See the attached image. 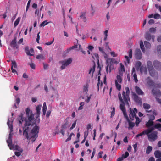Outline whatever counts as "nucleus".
Segmentation results:
<instances>
[{"label":"nucleus","instance_id":"f257e3e1","mask_svg":"<svg viewBox=\"0 0 161 161\" xmlns=\"http://www.w3.org/2000/svg\"><path fill=\"white\" fill-rule=\"evenodd\" d=\"M42 106L41 105H40L36 108V119H35L34 114L29 108L26 109L27 119H24L22 114H21L18 118L19 124H22V122L25 121L23 129V135L27 139L31 140L32 142H34L38 137L39 129V127L36 125L33 127L32 125L36 122V120H37L38 121L39 120Z\"/></svg>","mask_w":161,"mask_h":161},{"label":"nucleus","instance_id":"f03ea898","mask_svg":"<svg viewBox=\"0 0 161 161\" xmlns=\"http://www.w3.org/2000/svg\"><path fill=\"white\" fill-rule=\"evenodd\" d=\"M13 121V119L12 118H9L8 119V121L7 122V124L8 125L10 132L9 134L7 140V142L8 144V146L9 147L10 150L13 149V147L12 146L13 145L12 144V136L13 135V133H12L13 131V127L12 125V123Z\"/></svg>","mask_w":161,"mask_h":161},{"label":"nucleus","instance_id":"7ed1b4c3","mask_svg":"<svg viewBox=\"0 0 161 161\" xmlns=\"http://www.w3.org/2000/svg\"><path fill=\"white\" fill-rule=\"evenodd\" d=\"M125 91H123L122 93V97L121 94L119 93L118 94V97L119 100L121 102H124V101L125 103L128 104V101H129V95L130 94V90L128 87H126L125 89Z\"/></svg>","mask_w":161,"mask_h":161},{"label":"nucleus","instance_id":"20e7f679","mask_svg":"<svg viewBox=\"0 0 161 161\" xmlns=\"http://www.w3.org/2000/svg\"><path fill=\"white\" fill-rule=\"evenodd\" d=\"M147 69L150 75L153 77H158V73L155 71L152 62L150 61H148L147 62Z\"/></svg>","mask_w":161,"mask_h":161},{"label":"nucleus","instance_id":"39448f33","mask_svg":"<svg viewBox=\"0 0 161 161\" xmlns=\"http://www.w3.org/2000/svg\"><path fill=\"white\" fill-rule=\"evenodd\" d=\"M137 113V109L136 108H134L133 110H132L131 108H130V114H129L130 118L132 120H133L134 119L136 120V125L138 126L140 121L139 118L136 116V114Z\"/></svg>","mask_w":161,"mask_h":161},{"label":"nucleus","instance_id":"423d86ee","mask_svg":"<svg viewBox=\"0 0 161 161\" xmlns=\"http://www.w3.org/2000/svg\"><path fill=\"white\" fill-rule=\"evenodd\" d=\"M73 59L71 58L59 61V63L61 64L60 68L64 69L66 68L72 62Z\"/></svg>","mask_w":161,"mask_h":161},{"label":"nucleus","instance_id":"0eeeda50","mask_svg":"<svg viewBox=\"0 0 161 161\" xmlns=\"http://www.w3.org/2000/svg\"><path fill=\"white\" fill-rule=\"evenodd\" d=\"M148 130H151V131L148 133V134H147L148 136L149 140L151 142L154 141L157 139V132L156 131H154L153 132L151 133V131L153 130L154 129H148Z\"/></svg>","mask_w":161,"mask_h":161},{"label":"nucleus","instance_id":"6e6552de","mask_svg":"<svg viewBox=\"0 0 161 161\" xmlns=\"http://www.w3.org/2000/svg\"><path fill=\"white\" fill-rule=\"evenodd\" d=\"M152 114V115L147 114L148 116L149 120L147 123L146 124V125L147 127H150L153 125V122L152 121L155 119V117L154 115H156L157 114L155 112L153 111Z\"/></svg>","mask_w":161,"mask_h":161},{"label":"nucleus","instance_id":"1a4fd4ad","mask_svg":"<svg viewBox=\"0 0 161 161\" xmlns=\"http://www.w3.org/2000/svg\"><path fill=\"white\" fill-rule=\"evenodd\" d=\"M152 92L153 94L155 96L156 98L157 101L161 105V99L158 98V97H160L161 95V92L159 90H158L156 91L154 89L152 90Z\"/></svg>","mask_w":161,"mask_h":161},{"label":"nucleus","instance_id":"9d476101","mask_svg":"<svg viewBox=\"0 0 161 161\" xmlns=\"http://www.w3.org/2000/svg\"><path fill=\"white\" fill-rule=\"evenodd\" d=\"M147 86L149 87H158L161 88V84H155L149 78H148L147 81Z\"/></svg>","mask_w":161,"mask_h":161},{"label":"nucleus","instance_id":"9b49d317","mask_svg":"<svg viewBox=\"0 0 161 161\" xmlns=\"http://www.w3.org/2000/svg\"><path fill=\"white\" fill-rule=\"evenodd\" d=\"M104 57L105 58L106 60V62L107 63V65L106 67V71L107 73L108 72H109V73H110L111 71V68L110 67H109V64H108V62L109 61H110L111 60V59L110 58H108V55L105 54L104 55Z\"/></svg>","mask_w":161,"mask_h":161},{"label":"nucleus","instance_id":"f8f14e48","mask_svg":"<svg viewBox=\"0 0 161 161\" xmlns=\"http://www.w3.org/2000/svg\"><path fill=\"white\" fill-rule=\"evenodd\" d=\"M121 103L120 105V109L122 111L124 117L126 119H128V117L126 113L124 104H128H128L127 103H125L124 101L123 103Z\"/></svg>","mask_w":161,"mask_h":161},{"label":"nucleus","instance_id":"ddd939ff","mask_svg":"<svg viewBox=\"0 0 161 161\" xmlns=\"http://www.w3.org/2000/svg\"><path fill=\"white\" fill-rule=\"evenodd\" d=\"M153 64L154 68L157 70H161V62L156 60L153 61Z\"/></svg>","mask_w":161,"mask_h":161},{"label":"nucleus","instance_id":"4468645a","mask_svg":"<svg viewBox=\"0 0 161 161\" xmlns=\"http://www.w3.org/2000/svg\"><path fill=\"white\" fill-rule=\"evenodd\" d=\"M135 55L136 58L138 59H140L142 58L141 51L139 49L136 50Z\"/></svg>","mask_w":161,"mask_h":161},{"label":"nucleus","instance_id":"2eb2a0df","mask_svg":"<svg viewBox=\"0 0 161 161\" xmlns=\"http://www.w3.org/2000/svg\"><path fill=\"white\" fill-rule=\"evenodd\" d=\"M119 67L118 68V74H120L121 75H123V73L125 72V67L124 65L121 63L119 64Z\"/></svg>","mask_w":161,"mask_h":161},{"label":"nucleus","instance_id":"dca6fc26","mask_svg":"<svg viewBox=\"0 0 161 161\" xmlns=\"http://www.w3.org/2000/svg\"><path fill=\"white\" fill-rule=\"evenodd\" d=\"M25 50L27 55L31 56L33 55L34 53V50L33 49L31 48L29 50L28 47H26L25 48Z\"/></svg>","mask_w":161,"mask_h":161},{"label":"nucleus","instance_id":"f3484780","mask_svg":"<svg viewBox=\"0 0 161 161\" xmlns=\"http://www.w3.org/2000/svg\"><path fill=\"white\" fill-rule=\"evenodd\" d=\"M133 97L134 101L139 104H142V100L136 94H133Z\"/></svg>","mask_w":161,"mask_h":161},{"label":"nucleus","instance_id":"a211bd4d","mask_svg":"<svg viewBox=\"0 0 161 161\" xmlns=\"http://www.w3.org/2000/svg\"><path fill=\"white\" fill-rule=\"evenodd\" d=\"M92 58L94 60H97V62L98 68H99L100 69L101 67L100 66L99 64V57L98 54L96 53H93L92 54Z\"/></svg>","mask_w":161,"mask_h":161},{"label":"nucleus","instance_id":"6ab92c4d","mask_svg":"<svg viewBox=\"0 0 161 161\" xmlns=\"http://www.w3.org/2000/svg\"><path fill=\"white\" fill-rule=\"evenodd\" d=\"M145 38L147 40H150L152 39L153 42L154 41L155 36L154 35L151 36L150 34L148 33H147L145 35Z\"/></svg>","mask_w":161,"mask_h":161},{"label":"nucleus","instance_id":"aec40b11","mask_svg":"<svg viewBox=\"0 0 161 161\" xmlns=\"http://www.w3.org/2000/svg\"><path fill=\"white\" fill-rule=\"evenodd\" d=\"M123 75H121L120 74H118L116 77V79L115 80V82H119L120 84L122 82V77Z\"/></svg>","mask_w":161,"mask_h":161},{"label":"nucleus","instance_id":"412c9836","mask_svg":"<svg viewBox=\"0 0 161 161\" xmlns=\"http://www.w3.org/2000/svg\"><path fill=\"white\" fill-rule=\"evenodd\" d=\"M132 76L134 77V79L136 83H137L138 80L137 78V75L135 73V70L134 68H133L132 69Z\"/></svg>","mask_w":161,"mask_h":161},{"label":"nucleus","instance_id":"4be33fe9","mask_svg":"<svg viewBox=\"0 0 161 161\" xmlns=\"http://www.w3.org/2000/svg\"><path fill=\"white\" fill-rule=\"evenodd\" d=\"M140 71L142 74H146L147 72L146 67L143 66H142L140 69Z\"/></svg>","mask_w":161,"mask_h":161},{"label":"nucleus","instance_id":"5701e85b","mask_svg":"<svg viewBox=\"0 0 161 161\" xmlns=\"http://www.w3.org/2000/svg\"><path fill=\"white\" fill-rule=\"evenodd\" d=\"M84 99H85V101L87 103H88L90 101L91 98L92 94L89 95L87 93V95L84 94Z\"/></svg>","mask_w":161,"mask_h":161},{"label":"nucleus","instance_id":"b1692460","mask_svg":"<svg viewBox=\"0 0 161 161\" xmlns=\"http://www.w3.org/2000/svg\"><path fill=\"white\" fill-rule=\"evenodd\" d=\"M79 19L80 20H82L84 22H86L87 21V19L86 17L85 13H81Z\"/></svg>","mask_w":161,"mask_h":161},{"label":"nucleus","instance_id":"393cba45","mask_svg":"<svg viewBox=\"0 0 161 161\" xmlns=\"http://www.w3.org/2000/svg\"><path fill=\"white\" fill-rule=\"evenodd\" d=\"M89 85L88 84L84 85L83 87V93L84 94L87 95Z\"/></svg>","mask_w":161,"mask_h":161},{"label":"nucleus","instance_id":"a878e982","mask_svg":"<svg viewBox=\"0 0 161 161\" xmlns=\"http://www.w3.org/2000/svg\"><path fill=\"white\" fill-rule=\"evenodd\" d=\"M135 90L136 92L139 95H143L144 93L141 89L138 86H136L135 87Z\"/></svg>","mask_w":161,"mask_h":161},{"label":"nucleus","instance_id":"bb28decb","mask_svg":"<svg viewBox=\"0 0 161 161\" xmlns=\"http://www.w3.org/2000/svg\"><path fill=\"white\" fill-rule=\"evenodd\" d=\"M151 131V130H145L143 131L141 133L137 134L136 136V137L137 138L140 136H141L143 135L148 134V133H149Z\"/></svg>","mask_w":161,"mask_h":161},{"label":"nucleus","instance_id":"cd10ccee","mask_svg":"<svg viewBox=\"0 0 161 161\" xmlns=\"http://www.w3.org/2000/svg\"><path fill=\"white\" fill-rule=\"evenodd\" d=\"M157 121L161 123V118L158 119ZM154 127L157 129L161 131V123L156 124L154 126Z\"/></svg>","mask_w":161,"mask_h":161},{"label":"nucleus","instance_id":"c85d7f7f","mask_svg":"<svg viewBox=\"0 0 161 161\" xmlns=\"http://www.w3.org/2000/svg\"><path fill=\"white\" fill-rule=\"evenodd\" d=\"M68 128L66 125H65L64 124H63L61 127V129L60 130V132L62 133V134L64 135L65 134V130Z\"/></svg>","mask_w":161,"mask_h":161},{"label":"nucleus","instance_id":"c756f323","mask_svg":"<svg viewBox=\"0 0 161 161\" xmlns=\"http://www.w3.org/2000/svg\"><path fill=\"white\" fill-rule=\"evenodd\" d=\"M94 65L92 68H91L89 70V74H90L91 75V77H92L93 76V73L95 70V63L94 62Z\"/></svg>","mask_w":161,"mask_h":161},{"label":"nucleus","instance_id":"7c9ffc66","mask_svg":"<svg viewBox=\"0 0 161 161\" xmlns=\"http://www.w3.org/2000/svg\"><path fill=\"white\" fill-rule=\"evenodd\" d=\"M13 147V149L16 150L18 151V152H22L23 150L19 146L16 145L14 146V145L12 146Z\"/></svg>","mask_w":161,"mask_h":161},{"label":"nucleus","instance_id":"2f4dec72","mask_svg":"<svg viewBox=\"0 0 161 161\" xmlns=\"http://www.w3.org/2000/svg\"><path fill=\"white\" fill-rule=\"evenodd\" d=\"M156 53L159 56L161 54V45H159L157 46L156 49Z\"/></svg>","mask_w":161,"mask_h":161},{"label":"nucleus","instance_id":"473e14b6","mask_svg":"<svg viewBox=\"0 0 161 161\" xmlns=\"http://www.w3.org/2000/svg\"><path fill=\"white\" fill-rule=\"evenodd\" d=\"M128 121L129 125V129H132L135 125V124L134 122L130 121L129 118H128V119H126Z\"/></svg>","mask_w":161,"mask_h":161},{"label":"nucleus","instance_id":"72a5a7b5","mask_svg":"<svg viewBox=\"0 0 161 161\" xmlns=\"http://www.w3.org/2000/svg\"><path fill=\"white\" fill-rule=\"evenodd\" d=\"M15 103L14 106L13 107V108H17V107L16 105V103H17L18 105L19 104L20 102V98L17 96L15 97Z\"/></svg>","mask_w":161,"mask_h":161},{"label":"nucleus","instance_id":"f704fd0d","mask_svg":"<svg viewBox=\"0 0 161 161\" xmlns=\"http://www.w3.org/2000/svg\"><path fill=\"white\" fill-rule=\"evenodd\" d=\"M154 155L156 158L161 157V152L158 150L155 151L154 152Z\"/></svg>","mask_w":161,"mask_h":161},{"label":"nucleus","instance_id":"c9c22d12","mask_svg":"<svg viewBox=\"0 0 161 161\" xmlns=\"http://www.w3.org/2000/svg\"><path fill=\"white\" fill-rule=\"evenodd\" d=\"M36 58L39 60H45V58L43 55L39 54L36 56Z\"/></svg>","mask_w":161,"mask_h":161},{"label":"nucleus","instance_id":"e433bc0d","mask_svg":"<svg viewBox=\"0 0 161 161\" xmlns=\"http://www.w3.org/2000/svg\"><path fill=\"white\" fill-rule=\"evenodd\" d=\"M143 107H144V108L146 110V111L147 112H151L150 111H147V110H148L150 108V105L148 104H147V103H144L143 104Z\"/></svg>","mask_w":161,"mask_h":161},{"label":"nucleus","instance_id":"4c0bfd02","mask_svg":"<svg viewBox=\"0 0 161 161\" xmlns=\"http://www.w3.org/2000/svg\"><path fill=\"white\" fill-rule=\"evenodd\" d=\"M144 45L145 47L147 49H149L151 47V45L150 43L147 41L144 42Z\"/></svg>","mask_w":161,"mask_h":161},{"label":"nucleus","instance_id":"58836bf2","mask_svg":"<svg viewBox=\"0 0 161 161\" xmlns=\"http://www.w3.org/2000/svg\"><path fill=\"white\" fill-rule=\"evenodd\" d=\"M11 46L13 47H15L16 46V40L15 39L13 40L11 43Z\"/></svg>","mask_w":161,"mask_h":161},{"label":"nucleus","instance_id":"ea45409f","mask_svg":"<svg viewBox=\"0 0 161 161\" xmlns=\"http://www.w3.org/2000/svg\"><path fill=\"white\" fill-rule=\"evenodd\" d=\"M77 45H75L72 46L71 47L67 49L66 50V53H68L71 50L73 49L74 48H77Z\"/></svg>","mask_w":161,"mask_h":161},{"label":"nucleus","instance_id":"a19ab883","mask_svg":"<svg viewBox=\"0 0 161 161\" xmlns=\"http://www.w3.org/2000/svg\"><path fill=\"white\" fill-rule=\"evenodd\" d=\"M152 149V147L148 146L146 149V153L147 154H148L150 153V152L151 151Z\"/></svg>","mask_w":161,"mask_h":161},{"label":"nucleus","instance_id":"79ce46f5","mask_svg":"<svg viewBox=\"0 0 161 161\" xmlns=\"http://www.w3.org/2000/svg\"><path fill=\"white\" fill-rule=\"evenodd\" d=\"M76 121L77 120H75L72 124L71 126L69 128V130L70 131L75 127L76 124Z\"/></svg>","mask_w":161,"mask_h":161},{"label":"nucleus","instance_id":"37998d69","mask_svg":"<svg viewBox=\"0 0 161 161\" xmlns=\"http://www.w3.org/2000/svg\"><path fill=\"white\" fill-rule=\"evenodd\" d=\"M47 20H45L43 21L40 25V26H45V25L48 24H49L50 23H51V22H47Z\"/></svg>","mask_w":161,"mask_h":161},{"label":"nucleus","instance_id":"c03bdc74","mask_svg":"<svg viewBox=\"0 0 161 161\" xmlns=\"http://www.w3.org/2000/svg\"><path fill=\"white\" fill-rule=\"evenodd\" d=\"M69 119V118H66L65 120H64V122L65 123L64 124L65 125H66L67 127H69L70 126V124L69 123L68 121V119Z\"/></svg>","mask_w":161,"mask_h":161},{"label":"nucleus","instance_id":"a18cd8bd","mask_svg":"<svg viewBox=\"0 0 161 161\" xmlns=\"http://www.w3.org/2000/svg\"><path fill=\"white\" fill-rule=\"evenodd\" d=\"M20 17H19L16 19V20L14 22V27H16L17 25L20 21Z\"/></svg>","mask_w":161,"mask_h":161},{"label":"nucleus","instance_id":"49530a36","mask_svg":"<svg viewBox=\"0 0 161 161\" xmlns=\"http://www.w3.org/2000/svg\"><path fill=\"white\" fill-rule=\"evenodd\" d=\"M140 46L142 51H143V52H144L145 50V49L144 48L143 43L142 41H141L140 42Z\"/></svg>","mask_w":161,"mask_h":161},{"label":"nucleus","instance_id":"de8ad7c7","mask_svg":"<svg viewBox=\"0 0 161 161\" xmlns=\"http://www.w3.org/2000/svg\"><path fill=\"white\" fill-rule=\"evenodd\" d=\"M99 80H100V77H98V82L97 83V86H98V90L99 89V88H101L102 85H103V83L102 82H101V83L99 82Z\"/></svg>","mask_w":161,"mask_h":161},{"label":"nucleus","instance_id":"09e8293b","mask_svg":"<svg viewBox=\"0 0 161 161\" xmlns=\"http://www.w3.org/2000/svg\"><path fill=\"white\" fill-rule=\"evenodd\" d=\"M28 64L30 65L31 69H35V65L32 62L28 63Z\"/></svg>","mask_w":161,"mask_h":161},{"label":"nucleus","instance_id":"8fccbe9b","mask_svg":"<svg viewBox=\"0 0 161 161\" xmlns=\"http://www.w3.org/2000/svg\"><path fill=\"white\" fill-rule=\"evenodd\" d=\"M119 82H115V86L116 88L119 90H120L121 89V86L119 84Z\"/></svg>","mask_w":161,"mask_h":161},{"label":"nucleus","instance_id":"3c124183","mask_svg":"<svg viewBox=\"0 0 161 161\" xmlns=\"http://www.w3.org/2000/svg\"><path fill=\"white\" fill-rule=\"evenodd\" d=\"M156 28H151L149 29V31L152 33H154L156 31Z\"/></svg>","mask_w":161,"mask_h":161},{"label":"nucleus","instance_id":"603ef678","mask_svg":"<svg viewBox=\"0 0 161 161\" xmlns=\"http://www.w3.org/2000/svg\"><path fill=\"white\" fill-rule=\"evenodd\" d=\"M129 153L127 152H126L125 154L122 155V157L123 158H126L128 156Z\"/></svg>","mask_w":161,"mask_h":161},{"label":"nucleus","instance_id":"864d4df0","mask_svg":"<svg viewBox=\"0 0 161 161\" xmlns=\"http://www.w3.org/2000/svg\"><path fill=\"white\" fill-rule=\"evenodd\" d=\"M12 66L11 67H13V68H17V64L16 62L14 61H12Z\"/></svg>","mask_w":161,"mask_h":161},{"label":"nucleus","instance_id":"5fc2aeb1","mask_svg":"<svg viewBox=\"0 0 161 161\" xmlns=\"http://www.w3.org/2000/svg\"><path fill=\"white\" fill-rule=\"evenodd\" d=\"M41 11H40V10H39V9H36L35 12V14H37V16L39 17H40L41 15Z\"/></svg>","mask_w":161,"mask_h":161},{"label":"nucleus","instance_id":"6e6d98bb","mask_svg":"<svg viewBox=\"0 0 161 161\" xmlns=\"http://www.w3.org/2000/svg\"><path fill=\"white\" fill-rule=\"evenodd\" d=\"M129 56L130 58H131L132 56V51L130 49L129 52Z\"/></svg>","mask_w":161,"mask_h":161},{"label":"nucleus","instance_id":"4d7b16f0","mask_svg":"<svg viewBox=\"0 0 161 161\" xmlns=\"http://www.w3.org/2000/svg\"><path fill=\"white\" fill-rule=\"evenodd\" d=\"M112 111L111 112V117L112 118L113 116L115 114V109L114 107H113L112 108Z\"/></svg>","mask_w":161,"mask_h":161},{"label":"nucleus","instance_id":"13d9d810","mask_svg":"<svg viewBox=\"0 0 161 161\" xmlns=\"http://www.w3.org/2000/svg\"><path fill=\"white\" fill-rule=\"evenodd\" d=\"M160 17V15L158 14H156L154 15V18L155 19H158Z\"/></svg>","mask_w":161,"mask_h":161},{"label":"nucleus","instance_id":"bf43d9fd","mask_svg":"<svg viewBox=\"0 0 161 161\" xmlns=\"http://www.w3.org/2000/svg\"><path fill=\"white\" fill-rule=\"evenodd\" d=\"M110 54L113 57H116L117 56V54L116 53H115L114 52H112L110 53Z\"/></svg>","mask_w":161,"mask_h":161},{"label":"nucleus","instance_id":"052dcab7","mask_svg":"<svg viewBox=\"0 0 161 161\" xmlns=\"http://www.w3.org/2000/svg\"><path fill=\"white\" fill-rule=\"evenodd\" d=\"M47 106L43 107L42 110L43 111V114L44 115H45V114L47 110Z\"/></svg>","mask_w":161,"mask_h":161},{"label":"nucleus","instance_id":"680f3d73","mask_svg":"<svg viewBox=\"0 0 161 161\" xmlns=\"http://www.w3.org/2000/svg\"><path fill=\"white\" fill-rule=\"evenodd\" d=\"M142 64L141 63L140 61H138L136 63L135 65L137 67H139Z\"/></svg>","mask_w":161,"mask_h":161},{"label":"nucleus","instance_id":"e2e57ef3","mask_svg":"<svg viewBox=\"0 0 161 161\" xmlns=\"http://www.w3.org/2000/svg\"><path fill=\"white\" fill-rule=\"evenodd\" d=\"M137 143H135L134 145H133V147L134 149V152L135 153L136 151H137Z\"/></svg>","mask_w":161,"mask_h":161},{"label":"nucleus","instance_id":"0e129e2a","mask_svg":"<svg viewBox=\"0 0 161 161\" xmlns=\"http://www.w3.org/2000/svg\"><path fill=\"white\" fill-rule=\"evenodd\" d=\"M88 130L86 131H85L84 133V137L85 138V139H86L88 135Z\"/></svg>","mask_w":161,"mask_h":161},{"label":"nucleus","instance_id":"69168bd1","mask_svg":"<svg viewBox=\"0 0 161 161\" xmlns=\"http://www.w3.org/2000/svg\"><path fill=\"white\" fill-rule=\"evenodd\" d=\"M21 153L20 152H15V154L17 156L19 157L21 155Z\"/></svg>","mask_w":161,"mask_h":161},{"label":"nucleus","instance_id":"338daca9","mask_svg":"<svg viewBox=\"0 0 161 161\" xmlns=\"http://www.w3.org/2000/svg\"><path fill=\"white\" fill-rule=\"evenodd\" d=\"M23 77L24 78H28V75H27V74L25 73H24L23 74Z\"/></svg>","mask_w":161,"mask_h":161},{"label":"nucleus","instance_id":"774afa93","mask_svg":"<svg viewBox=\"0 0 161 161\" xmlns=\"http://www.w3.org/2000/svg\"><path fill=\"white\" fill-rule=\"evenodd\" d=\"M155 6L157 9H159V11L161 10V6H159L157 4H156L155 5Z\"/></svg>","mask_w":161,"mask_h":161}]
</instances>
